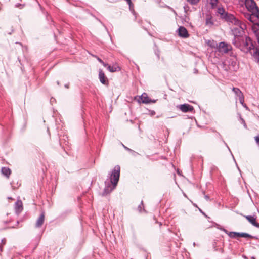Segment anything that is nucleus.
I'll use <instances>...</instances> for the list:
<instances>
[{
    "mask_svg": "<svg viewBox=\"0 0 259 259\" xmlns=\"http://www.w3.org/2000/svg\"><path fill=\"white\" fill-rule=\"evenodd\" d=\"M120 168L119 165L114 166L110 174V181L105 182V188L102 193V196H105L112 192L116 187L120 176Z\"/></svg>",
    "mask_w": 259,
    "mask_h": 259,
    "instance_id": "nucleus-1",
    "label": "nucleus"
},
{
    "mask_svg": "<svg viewBox=\"0 0 259 259\" xmlns=\"http://www.w3.org/2000/svg\"><path fill=\"white\" fill-rule=\"evenodd\" d=\"M240 46H236L245 53H250L255 61L259 62V52L257 49L254 50V46L249 37H244L239 40Z\"/></svg>",
    "mask_w": 259,
    "mask_h": 259,
    "instance_id": "nucleus-2",
    "label": "nucleus"
},
{
    "mask_svg": "<svg viewBox=\"0 0 259 259\" xmlns=\"http://www.w3.org/2000/svg\"><path fill=\"white\" fill-rule=\"evenodd\" d=\"M235 26V27L231 29L232 34L234 36V38L232 42L235 46H240L239 40L244 37L243 36V30L245 27V25L244 23H241L240 25Z\"/></svg>",
    "mask_w": 259,
    "mask_h": 259,
    "instance_id": "nucleus-3",
    "label": "nucleus"
},
{
    "mask_svg": "<svg viewBox=\"0 0 259 259\" xmlns=\"http://www.w3.org/2000/svg\"><path fill=\"white\" fill-rule=\"evenodd\" d=\"M245 5L247 10L253 15H259V9L254 0H245Z\"/></svg>",
    "mask_w": 259,
    "mask_h": 259,
    "instance_id": "nucleus-4",
    "label": "nucleus"
},
{
    "mask_svg": "<svg viewBox=\"0 0 259 259\" xmlns=\"http://www.w3.org/2000/svg\"><path fill=\"white\" fill-rule=\"evenodd\" d=\"M243 15L245 18H246L250 22L254 23L253 24V25L252 26V31L253 32V33H254V34H255V33H254V32L253 30V27L255 25H259V24L257 23H254L255 22H256L257 21V19H258L259 15H255V14L253 15V13H248V12L244 13ZM255 36L256 37V36Z\"/></svg>",
    "mask_w": 259,
    "mask_h": 259,
    "instance_id": "nucleus-5",
    "label": "nucleus"
},
{
    "mask_svg": "<svg viewBox=\"0 0 259 259\" xmlns=\"http://www.w3.org/2000/svg\"><path fill=\"white\" fill-rule=\"evenodd\" d=\"M223 17L227 22H230L235 25L241 24V22L238 19H236L232 14L226 13L225 15L223 16Z\"/></svg>",
    "mask_w": 259,
    "mask_h": 259,
    "instance_id": "nucleus-6",
    "label": "nucleus"
},
{
    "mask_svg": "<svg viewBox=\"0 0 259 259\" xmlns=\"http://www.w3.org/2000/svg\"><path fill=\"white\" fill-rule=\"evenodd\" d=\"M232 49L230 45L225 43V42H221L219 45V50L224 53H227L229 51Z\"/></svg>",
    "mask_w": 259,
    "mask_h": 259,
    "instance_id": "nucleus-7",
    "label": "nucleus"
},
{
    "mask_svg": "<svg viewBox=\"0 0 259 259\" xmlns=\"http://www.w3.org/2000/svg\"><path fill=\"white\" fill-rule=\"evenodd\" d=\"M179 109L184 113L188 112H191L193 110L194 108L193 106L188 104H184L182 105H179Z\"/></svg>",
    "mask_w": 259,
    "mask_h": 259,
    "instance_id": "nucleus-8",
    "label": "nucleus"
},
{
    "mask_svg": "<svg viewBox=\"0 0 259 259\" xmlns=\"http://www.w3.org/2000/svg\"><path fill=\"white\" fill-rule=\"evenodd\" d=\"M178 31L180 37L187 38L189 36L187 30L183 26H180L178 29Z\"/></svg>",
    "mask_w": 259,
    "mask_h": 259,
    "instance_id": "nucleus-9",
    "label": "nucleus"
},
{
    "mask_svg": "<svg viewBox=\"0 0 259 259\" xmlns=\"http://www.w3.org/2000/svg\"><path fill=\"white\" fill-rule=\"evenodd\" d=\"M248 221L253 226L259 228V224L257 223L256 221V217L253 215H244Z\"/></svg>",
    "mask_w": 259,
    "mask_h": 259,
    "instance_id": "nucleus-10",
    "label": "nucleus"
},
{
    "mask_svg": "<svg viewBox=\"0 0 259 259\" xmlns=\"http://www.w3.org/2000/svg\"><path fill=\"white\" fill-rule=\"evenodd\" d=\"M99 78L101 83L103 84H108V80L106 77L105 74L103 70L101 69L99 70Z\"/></svg>",
    "mask_w": 259,
    "mask_h": 259,
    "instance_id": "nucleus-11",
    "label": "nucleus"
},
{
    "mask_svg": "<svg viewBox=\"0 0 259 259\" xmlns=\"http://www.w3.org/2000/svg\"><path fill=\"white\" fill-rule=\"evenodd\" d=\"M140 99L142 101L143 103L148 104L150 103H155V100H151L149 99V97L147 95V94L144 93L140 96Z\"/></svg>",
    "mask_w": 259,
    "mask_h": 259,
    "instance_id": "nucleus-12",
    "label": "nucleus"
},
{
    "mask_svg": "<svg viewBox=\"0 0 259 259\" xmlns=\"http://www.w3.org/2000/svg\"><path fill=\"white\" fill-rule=\"evenodd\" d=\"M44 220L45 213L42 212L36 221L35 224L36 227L39 228L40 227H41L44 223Z\"/></svg>",
    "mask_w": 259,
    "mask_h": 259,
    "instance_id": "nucleus-13",
    "label": "nucleus"
},
{
    "mask_svg": "<svg viewBox=\"0 0 259 259\" xmlns=\"http://www.w3.org/2000/svg\"><path fill=\"white\" fill-rule=\"evenodd\" d=\"M15 210L17 213L19 214L23 210L22 202L21 200H18L15 204Z\"/></svg>",
    "mask_w": 259,
    "mask_h": 259,
    "instance_id": "nucleus-14",
    "label": "nucleus"
},
{
    "mask_svg": "<svg viewBox=\"0 0 259 259\" xmlns=\"http://www.w3.org/2000/svg\"><path fill=\"white\" fill-rule=\"evenodd\" d=\"M107 69L110 72H116V71H118L120 70V67L117 65H115L113 66H111L110 65H109L107 67Z\"/></svg>",
    "mask_w": 259,
    "mask_h": 259,
    "instance_id": "nucleus-15",
    "label": "nucleus"
},
{
    "mask_svg": "<svg viewBox=\"0 0 259 259\" xmlns=\"http://www.w3.org/2000/svg\"><path fill=\"white\" fill-rule=\"evenodd\" d=\"M1 172L2 174L6 176L7 178H8L11 174V170L9 168L6 167L2 168Z\"/></svg>",
    "mask_w": 259,
    "mask_h": 259,
    "instance_id": "nucleus-16",
    "label": "nucleus"
},
{
    "mask_svg": "<svg viewBox=\"0 0 259 259\" xmlns=\"http://www.w3.org/2000/svg\"><path fill=\"white\" fill-rule=\"evenodd\" d=\"M253 30L254 33H255L257 41L259 44V25H255L253 27Z\"/></svg>",
    "mask_w": 259,
    "mask_h": 259,
    "instance_id": "nucleus-17",
    "label": "nucleus"
},
{
    "mask_svg": "<svg viewBox=\"0 0 259 259\" xmlns=\"http://www.w3.org/2000/svg\"><path fill=\"white\" fill-rule=\"evenodd\" d=\"M232 91L238 97L243 95L240 90L237 88H233Z\"/></svg>",
    "mask_w": 259,
    "mask_h": 259,
    "instance_id": "nucleus-18",
    "label": "nucleus"
},
{
    "mask_svg": "<svg viewBox=\"0 0 259 259\" xmlns=\"http://www.w3.org/2000/svg\"><path fill=\"white\" fill-rule=\"evenodd\" d=\"M237 237H245V238H247V237H249V238H252V236L248 234V233H239V232H237Z\"/></svg>",
    "mask_w": 259,
    "mask_h": 259,
    "instance_id": "nucleus-19",
    "label": "nucleus"
},
{
    "mask_svg": "<svg viewBox=\"0 0 259 259\" xmlns=\"http://www.w3.org/2000/svg\"><path fill=\"white\" fill-rule=\"evenodd\" d=\"M218 3V0H210L209 4L212 8H215Z\"/></svg>",
    "mask_w": 259,
    "mask_h": 259,
    "instance_id": "nucleus-20",
    "label": "nucleus"
},
{
    "mask_svg": "<svg viewBox=\"0 0 259 259\" xmlns=\"http://www.w3.org/2000/svg\"><path fill=\"white\" fill-rule=\"evenodd\" d=\"M228 236L232 238H235L237 236V232H230L228 233Z\"/></svg>",
    "mask_w": 259,
    "mask_h": 259,
    "instance_id": "nucleus-21",
    "label": "nucleus"
},
{
    "mask_svg": "<svg viewBox=\"0 0 259 259\" xmlns=\"http://www.w3.org/2000/svg\"><path fill=\"white\" fill-rule=\"evenodd\" d=\"M138 209L139 211L140 212H142V209L143 211H144V209L143 208V201H142L141 202L140 204L138 206Z\"/></svg>",
    "mask_w": 259,
    "mask_h": 259,
    "instance_id": "nucleus-22",
    "label": "nucleus"
},
{
    "mask_svg": "<svg viewBox=\"0 0 259 259\" xmlns=\"http://www.w3.org/2000/svg\"><path fill=\"white\" fill-rule=\"evenodd\" d=\"M225 11L223 8H218L217 12L223 16V14Z\"/></svg>",
    "mask_w": 259,
    "mask_h": 259,
    "instance_id": "nucleus-23",
    "label": "nucleus"
},
{
    "mask_svg": "<svg viewBox=\"0 0 259 259\" xmlns=\"http://www.w3.org/2000/svg\"><path fill=\"white\" fill-rule=\"evenodd\" d=\"M238 99H239V100L240 103L242 105H243V103H244V96H243V95H242V96H240V97H238Z\"/></svg>",
    "mask_w": 259,
    "mask_h": 259,
    "instance_id": "nucleus-24",
    "label": "nucleus"
},
{
    "mask_svg": "<svg viewBox=\"0 0 259 259\" xmlns=\"http://www.w3.org/2000/svg\"><path fill=\"white\" fill-rule=\"evenodd\" d=\"M187 1L192 4H196L199 0H187Z\"/></svg>",
    "mask_w": 259,
    "mask_h": 259,
    "instance_id": "nucleus-25",
    "label": "nucleus"
},
{
    "mask_svg": "<svg viewBox=\"0 0 259 259\" xmlns=\"http://www.w3.org/2000/svg\"><path fill=\"white\" fill-rule=\"evenodd\" d=\"M122 146L123 147V148L126 150L127 151H128V152L130 151H133V150L130 149L129 148L127 147L126 146H124L123 144H122Z\"/></svg>",
    "mask_w": 259,
    "mask_h": 259,
    "instance_id": "nucleus-26",
    "label": "nucleus"
},
{
    "mask_svg": "<svg viewBox=\"0 0 259 259\" xmlns=\"http://www.w3.org/2000/svg\"><path fill=\"white\" fill-rule=\"evenodd\" d=\"M255 140L256 143L257 144V145L259 146V137L258 136H256L255 137Z\"/></svg>",
    "mask_w": 259,
    "mask_h": 259,
    "instance_id": "nucleus-27",
    "label": "nucleus"
},
{
    "mask_svg": "<svg viewBox=\"0 0 259 259\" xmlns=\"http://www.w3.org/2000/svg\"><path fill=\"white\" fill-rule=\"evenodd\" d=\"M130 152L134 156H136L138 154V153L136 152L135 151H130Z\"/></svg>",
    "mask_w": 259,
    "mask_h": 259,
    "instance_id": "nucleus-28",
    "label": "nucleus"
},
{
    "mask_svg": "<svg viewBox=\"0 0 259 259\" xmlns=\"http://www.w3.org/2000/svg\"><path fill=\"white\" fill-rule=\"evenodd\" d=\"M241 120L242 121V123L243 124L245 128H246V123H245V122L243 118H241Z\"/></svg>",
    "mask_w": 259,
    "mask_h": 259,
    "instance_id": "nucleus-29",
    "label": "nucleus"
},
{
    "mask_svg": "<svg viewBox=\"0 0 259 259\" xmlns=\"http://www.w3.org/2000/svg\"><path fill=\"white\" fill-rule=\"evenodd\" d=\"M95 58H97V60H98L100 63H103V61H102V60L100 58H99L98 56H95Z\"/></svg>",
    "mask_w": 259,
    "mask_h": 259,
    "instance_id": "nucleus-30",
    "label": "nucleus"
},
{
    "mask_svg": "<svg viewBox=\"0 0 259 259\" xmlns=\"http://www.w3.org/2000/svg\"><path fill=\"white\" fill-rule=\"evenodd\" d=\"M126 1V2L127 3V4H128L129 5V7H131V6L132 5V1L131 0H125Z\"/></svg>",
    "mask_w": 259,
    "mask_h": 259,
    "instance_id": "nucleus-31",
    "label": "nucleus"
},
{
    "mask_svg": "<svg viewBox=\"0 0 259 259\" xmlns=\"http://www.w3.org/2000/svg\"><path fill=\"white\" fill-rule=\"evenodd\" d=\"M104 67H108V66H109V65H108V64L107 63H104L103 61V63H101Z\"/></svg>",
    "mask_w": 259,
    "mask_h": 259,
    "instance_id": "nucleus-32",
    "label": "nucleus"
},
{
    "mask_svg": "<svg viewBox=\"0 0 259 259\" xmlns=\"http://www.w3.org/2000/svg\"><path fill=\"white\" fill-rule=\"evenodd\" d=\"M204 198L207 201L209 200V196L208 195H205L204 196Z\"/></svg>",
    "mask_w": 259,
    "mask_h": 259,
    "instance_id": "nucleus-33",
    "label": "nucleus"
},
{
    "mask_svg": "<svg viewBox=\"0 0 259 259\" xmlns=\"http://www.w3.org/2000/svg\"><path fill=\"white\" fill-rule=\"evenodd\" d=\"M209 22H210L211 24H212V23L211 21H209V20L207 19V20H206V24H208Z\"/></svg>",
    "mask_w": 259,
    "mask_h": 259,
    "instance_id": "nucleus-34",
    "label": "nucleus"
},
{
    "mask_svg": "<svg viewBox=\"0 0 259 259\" xmlns=\"http://www.w3.org/2000/svg\"><path fill=\"white\" fill-rule=\"evenodd\" d=\"M5 242H6L5 239H3L2 240V243H3V244H5Z\"/></svg>",
    "mask_w": 259,
    "mask_h": 259,
    "instance_id": "nucleus-35",
    "label": "nucleus"
},
{
    "mask_svg": "<svg viewBox=\"0 0 259 259\" xmlns=\"http://www.w3.org/2000/svg\"><path fill=\"white\" fill-rule=\"evenodd\" d=\"M223 231H224V232H225L227 234H228V235L229 232H228L226 230H225V229H223Z\"/></svg>",
    "mask_w": 259,
    "mask_h": 259,
    "instance_id": "nucleus-36",
    "label": "nucleus"
},
{
    "mask_svg": "<svg viewBox=\"0 0 259 259\" xmlns=\"http://www.w3.org/2000/svg\"><path fill=\"white\" fill-rule=\"evenodd\" d=\"M154 114H155V112L154 111H153L151 112V114L152 115H154Z\"/></svg>",
    "mask_w": 259,
    "mask_h": 259,
    "instance_id": "nucleus-37",
    "label": "nucleus"
},
{
    "mask_svg": "<svg viewBox=\"0 0 259 259\" xmlns=\"http://www.w3.org/2000/svg\"><path fill=\"white\" fill-rule=\"evenodd\" d=\"M199 211H200L201 213H202L203 214H204V215H205L204 213V212H203L202 211V210H201L200 209H199Z\"/></svg>",
    "mask_w": 259,
    "mask_h": 259,
    "instance_id": "nucleus-38",
    "label": "nucleus"
},
{
    "mask_svg": "<svg viewBox=\"0 0 259 259\" xmlns=\"http://www.w3.org/2000/svg\"><path fill=\"white\" fill-rule=\"evenodd\" d=\"M226 147L228 148V149L230 150L229 148L228 147V145L226 144Z\"/></svg>",
    "mask_w": 259,
    "mask_h": 259,
    "instance_id": "nucleus-39",
    "label": "nucleus"
},
{
    "mask_svg": "<svg viewBox=\"0 0 259 259\" xmlns=\"http://www.w3.org/2000/svg\"><path fill=\"white\" fill-rule=\"evenodd\" d=\"M157 56H158V58H159V54H157Z\"/></svg>",
    "mask_w": 259,
    "mask_h": 259,
    "instance_id": "nucleus-40",
    "label": "nucleus"
},
{
    "mask_svg": "<svg viewBox=\"0 0 259 259\" xmlns=\"http://www.w3.org/2000/svg\"><path fill=\"white\" fill-rule=\"evenodd\" d=\"M196 72H197V70H195V72L196 73Z\"/></svg>",
    "mask_w": 259,
    "mask_h": 259,
    "instance_id": "nucleus-41",
    "label": "nucleus"
},
{
    "mask_svg": "<svg viewBox=\"0 0 259 259\" xmlns=\"http://www.w3.org/2000/svg\"><path fill=\"white\" fill-rule=\"evenodd\" d=\"M131 259H132V258H131Z\"/></svg>",
    "mask_w": 259,
    "mask_h": 259,
    "instance_id": "nucleus-42",
    "label": "nucleus"
}]
</instances>
